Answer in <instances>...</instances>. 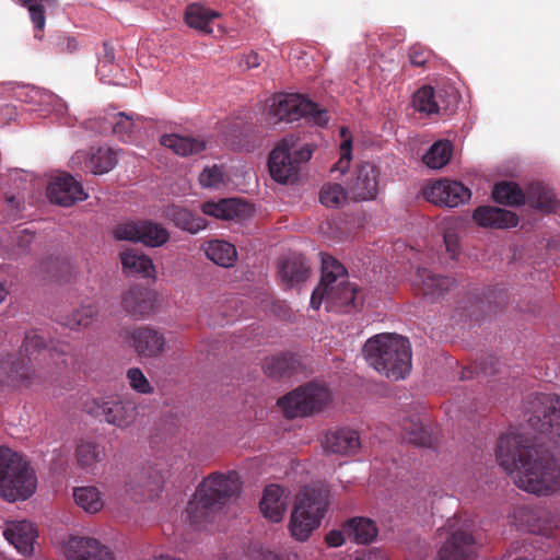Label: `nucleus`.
Returning <instances> with one entry per match:
<instances>
[{
    "instance_id": "1",
    "label": "nucleus",
    "mask_w": 560,
    "mask_h": 560,
    "mask_svg": "<svg viewBox=\"0 0 560 560\" xmlns=\"http://www.w3.org/2000/svg\"><path fill=\"white\" fill-rule=\"evenodd\" d=\"M495 457L520 489L537 495L560 490V460L529 444L524 434L515 430L503 433Z\"/></svg>"
},
{
    "instance_id": "2",
    "label": "nucleus",
    "mask_w": 560,
    "mask_h": 560,
    "mask_svg": "<svg viewBox=\"0 0 560 560\" xmlns=\"http://www.w3.org/2000/svg\"><path fill=\"white\" fill-rule=\"evenodd\" d=\"M63 364V354L45 347L40 336L30 332L16 358L7 363V384L15 388L40 385Z\"/></svg>"
},
{
    "instance_id": "3",
    "label": "nucleus",
    "mask_w": 560,
    "mask_h": 560,
    "mask_svg": "<svg viewBox=\"0 0 560 560\" xmlns=\"http://www.w3.org/2000/svg\"><path fill=\"white\" fill-rule=\"evenodd\" d=\"M322 279L311 298L318 310L323 302L328 311L348 313L358 305L357 288L347 278L346 268L334 257L322 255Z\"/></svg>"
},
{
    "instance_id": "4",
    "label": "nucleus",
    "mask_w": 560,
    "mask_h": 560,
    "mask_svg": "<svg viewBox=\"0 0 560 560\" xmlns=\"http://www.w3.org/2000/svg\"><path fill=\"white\" fill-rule=\"evenodd\" d=\"M363 354L368 363L389 380H401L411 370V347L407 338L395 334H380L370 338Z\"/></svg>"
},
{
    "instance_id": "5",
    "label": "nucleus",
    "mask_w": 560,
    "mask_h": 560,
    "mask_svg": "<svg viewBox=\"0 0 560 560\" xmlns=\"http://www.w3.org/2000/svg\"><path fill=\"white\" fill-rule=\"evenodd\" d=\"M37 478L30 463L9 447H0V498L15 502L28 499Z\"/></svg>"
},
{
    "instance_id": "6",
    "label": "nucleus",
    "mask_w": 560,
    "mask_h": 560,
    "mask_svg": "<svg viewBox=\"0 0 560 560\" xmlns=\"http://www.w3.org/2000/svg\"><path fill=\"white\" fill-rule=\"evenodd\" d=\"M301 118L320 127L328 122L327 112L301 94H279L269 101L265 117L269 125L293 122Z\"/></svg>"
},
{
    "instance_id": "7",
    "label": "nucleus",
    "mask_w": 560,
    "mask_h": 560,
    "mask_svg": "<svg viewBox=\"0 0 560 560\" xmlns=\"http://www.w3.org/2000/svg\"><path fill=\"white\" fill-rule=\"evenodd\" d=\"M436 538L441 545L436 560H469L477 544L474 522L462 517L448 518Z\"/></svg>"
},
{
    "instance_id": "8",
    "label": "nucleus",
    "mask_w": 560,
    "mask_h": 560,
    "mask_svg": "<svg viewBox=\"0 0 560 560\" xmlns=\"http://www.w3.org/2000/svg\"><path fill=\"white\" fill-rule=\"evenodd\" d=\"M328 504L326 491L306 487L296 497L290 520L291 535L301 541L319 525Z\"/></svg>"
},
{
    "instance_id": "9",
    "label": "nucleus",
    "mask_w": 560,
    "mask_h": 560,
    "mask_svg": "<svg viewBox=\"0 0 560 560\" xmlns=\"http://www.w3.org/2000/svg\"><path fill=\"white\" fill-rule=\"evenodd\" d=\"M330 399L331 394L326 386L310 383L285 395L279 405L288 418H296L322 410Z\"/></svg>"
},
{
    "instance_id": "10",
    "label": "nucleus",
    "mask_w": 560,
    "mask_h": 560,
    "mask_svg": "<svg viewBox=\"0 0 560 560\" xmlns=\"http://www.w3.org/2000/svg\"><path fill=\"white\" fill-rule=\"evenodd\" d=\"M240 489L241 481L237 472L213 474L202 482L195 495V502H189L188 511L194 512L198 506L212 509L215 505H222L236 495Z\"/></svg>"
},
{
    "instance_id": "11",
    "label": "nucleus",
    "mask_w": 560,
    "mask_h": 560,
    "mask_svg": "<svg viewBox=\"0 0 560 560\" xmlns=\"http://www.w3.org/2000/svg\"><path fill=\"white\" fill-rule=\"evenodd\" d=\"M533 415L529 427L539 435L553 442H560V398L539 395L532 402Z\"/></svg>"
},
{
    "instance_id": "12",
    "label": "nucleus",
    "mask_w": 560,
    "mask_h": 560,
    "mask_svg": "<svg viewBox=\"0 0 560 560\" xmlns=\"http://www.w3.org/2000/svg\"><path fill=\"white\" fill-rule=\"evenodd\" d=\"M119 241L140 242L145 246L160 247L170 240L168 231L151 221H129L117 225L114 231Z\"/></svg>"
},
{
    "instance_id": "13",
    "label": "nucleus",
    "mask_w": 560,
    "mask_h": 560,
    "mask_svg": "<svg viewBox=\"0 0 560 560\" xmlns=\"http://www.w3.org/2000/svg\"><path fill=\"white\" fill-rule=\"evenodd\" d=\"M296 137H284L269 155V172L271 177L280 184L294 183L299 176L298 163L293 160L292 150L295 148Z\"/></svg>"
},
{
    "instance_id": "14",
    "label": "nucleus",
    "mask_w": 560,
    "mask_h": 560,
    "mask_svg": "<svg viewBox=\"0 0 560 560\" xmlns=\"http://www.w3.org/2000/svg\"><path fill=\"white\" fill-rule=\"evenodd\" d=\"M122 339L140 358L144 359L159 358L166 349L164 334L151 326L126 329L122 332Z\"/></svg>"
},
{
    "instance_id": "15",
    "label": "nucleus",
    "mask_w": 560,
    "mask_h": 560,
    "mask_svg": "<svg viewBox=\"0 0 560 560\" xmlns=\"http://www.w3.org/2000/svg\"><path fill=\"white\" fill-rule=\"evenodd\" d=\"M61 547L67 560H115L108 548L93 537L70 535Z\"/></svg>"
},
{
    "instance_id": "16",
    "label": "nucleus",
    "mask_w": 560,
    "mask_h": 560,
    "mask_svg": "<svg viewBox=\"0 0 560 560\" xmlns=\"http://www.w3.org/2000/svg\"><path fill=\"white\" fill-rule=\"evenodd\" d=\"M423 194L429 202L448 208L458 207L471 197L470 190L462 183L446 178L428 185Z\"/></svg>"
},
{
    "instance_id": "17",
    "label": "nucleus",
    "mask_w": 560,
    "mask_h": 560,
    "mask_svg": "<svg viewBox=\"0 0 560 560\" xmlns=\"http://www.w3.org/2000/svg\"><path fill=\"white\" fill-rule=\"evenodd\" d=\"M118 161V151L113 148H91L88 151H77L71 158V167L102 175L112 171Z\"/></svg>"
},
{
    "instance_id": "18",
    "label": "nucleus",
    "mask_w": 560,
    "mask_h": 560,
    "mask_svg": "<svg viewBox=\"0 0 560 560\" xmlns=\"http://www.w3.org/2000/svg\"><path fill=\"white\" fill-rule=\"evenodd\" d=\"M46 195L50 202L61 207H71L89 197L82 184L73 176L66 173L50 180L46 189Z\"/></svg>"
},
{
    "instance_id": "19",
    "label": "nucleus",
    "mask_w": 560,
    "mask_h": 560,
    "mask_svg": "<svg viewBox=\"0 0 560 560\" xmlns=\"http://www.w3.org/2000/svg\"><path fill=\"white\" fill-rule=\"evenodd\" d=\"M377 167L369 162L358 166L354 176L348 183V194L352 200H373L378 192Z\"/></svg>"
},
{
    "instance_id": "20",
    "label": "nucleus",
    "mask_w": 560,
    "mask_h": 560,
    "mask_svg": "<svg viewBox=\"0 0 560 560\" xmlns=\"http://www.w3.org/2000/svg\"><path fill=\"white\" fill-rule=\"evenodd\" d=\"M96 415L104 418L105 422L117 428L130 427L137 418V407L129 399H103L95 401Z\"/></svg>"
},
{
    "instance_id": "21",
    "label": "nucleus",
    "mask_w": 560,
    "mask_h": 560,
    "mask_svg": "<svg viewBox=\"0 0 560 560\" xmlns=\"http://www.w3.org/2000/svg\"><path fill=\"white\" fill-rule=\"evenodd\" d=\"M455 279L441 276L425 268H419L412 279V285L425 299L438 301L455 288Z\"/></svg>"
},
{
    "instance_id": "22",
    "label": "nucleus",
    "mask_w": 560,
    "mask_h": 560,
    "mask_svg": "<svg viewBox=\"0 0 560 560\" xmlns=\"http://www.w3.org/2000/svg\"><path fill=\"white\" fill-rule=\"evenodd\" d=\"M3 536L20 553L31 556L37 530L28 521H8L4 524Z\"/></svg>"
},
{
    "instance_id": "23",
    "label": "nucleus",
    "mask_w": 560,
    "mask_h": 560,
    "mask_svg": "<svg viewBox=\"0 0 560 560\" xmlns=\"http://www.w3.org/2000/svg\"><path fill=\"white\" fill-rule=\"evenodd\" d=\"M201 211L219 220H242L252 213V206L241 199L230 198L203 202Z\"/></svg>"
},
{
    "instance_id": "24",
    "label": "nucleus",
    "mask_w": 560,
    "mask_h": 560,
    "mask_svg": "<svg viewBox=\"0 0 560 560\" xmlns=\"http://www.w3.org/2000/svg\"><path fill=\"white\" fill-rule=\"evenodd\" d=\"M324 448L327 453L354 455L361 448L360 435L352 429H337L325 435Z\"/></svg>"
},
{
    "instance_id": "25",
    "label": "nucleus",
    "mask_w": 560,
    "mask_h": 560,
    "mask_svg": "<svg viewBox=\"0 0 560 560\" xmlns=\"http://www.w3.org/2000/svg\"><path fill=\"white\" fill-rule=\"evenodd\" d=\"M289 491L278 485H269L265 488L260 501V510L270 522L278 523L283 518L287 510Z\"/></svg>"
},
{
    "instance_id": "26",
    "label": "nucleus",
    "mask_w": 560,
    "mask_h": 560,
    "mask_svg": "<svg viewBox=\"0 0 560 560\" xmlns=\"http://www.w3.org/2000/svg\"><path fill=\"white\" fill-rule=\"evenodd\" d=\"M472 218L479 226L491 229H509L518 223V217L514 212L490 206L478 207Z\"/></svg>"
},
{
    "instance_id": "27",
    "label": "nucleus",
    "mask_w": 560,
    "mask_h": 560,
    "mask_svg": "<svg viewBox=\"0 0 560 560\" xmlns=\"http://www.w3.org/2000/svg\"><path fill=\"white\" fill-rule=\"evenodd\" d=\"M161 145L172 150L179 156H190L201 153L207 148V139L201 136L170 133L160 138Z\"/></svg>"
},
{
    "instance_id": "28",
    "label": "nucleus",
    "mask_w": 560,
    "mask_h": 560,
    "mask_svg": "<svg viewBox=\"0 0 560 560\" xmlns=\"http://www.w3.org/2000/svg\"><path fill=\"white\" fill-rule=\"evenodd\" d=\"M278 273L283 284L295 287L307 279L310 266L303 256L293 254L279 260Z\"/></svg>"
},
{
    "instance_id": "29",
    "label": "nucleus",
    "mask_w": 560,
    "mask_h": 560,
    "mask_svg": "<svg viewBox=\"0 0 560 560\" xmlns=\"http://www.w3.org/2000/svg\"><path fill=\"white\" fill-rule=\"evenodd\" d=\"M219 18L220 13L218 11L199 2L188 4L184 15L189 27L207 35L213 32L212 24Z\"/></svg>"
},
{
    "instance_id": "30",
    "label": "nucleus",
    "mask_w": 560,
    "mask_h": 560,
    "mask_svg": "<svg viewBox=\"0 0 560 560\" xmlns=\"http://www.w3.org/2000/svg\"><path fill=\"white\" fill-rule=\"evenodd\" d=\"M124 308L132 315H149L154 307L151 293L142 288H131L122 295Z\"/></svg>"
},
{
    "instance_id": "31",
    "label": "nucleus",
    "mask_w": 560,
    "mask_h": 560,
    "mask_svg": "<svg viewBox=\"0 0 560 560\" xmlns=\"http://www.w3.org/2000/svg\"><path fill=\"white\" fill-rule=\"evenodd\" d=\"M98 131L106 133L112 131L121 140L130 138L135 129L133 118L125 113H112L100 118Z\"/></svg>"
},
{
    "instance_id": "32",
    "label": "nucleus",
    "mask_w": 560,
    "mask_h": 560,
    "mask_svg": "<svg viewBox=\"0 0 560 560\" xmlns=\"http://www.w3.org/2000/svg\"><path fill=\"white\" fill-rule=\"evenodd\" d=\"M122 269L126 273L141 275L144 278H155L152 259L137 250H126L120 254Z\"/></svg>"
},
{
    "instance_id": "33",
    "label": "nucleus",
    "mask_w": 560,
    "mask_h": 560,
    "mask_svg": "<svg viewBox=\"0 0 560 560\" xmlns=\"http://www.w3.org/2000/svg\"><path fill=\"white\" fill-rule=\"evenodd\" d=\"M345 534L348 539L359 545L370 544L377 535L373 521L364 517H354L345 524Z\"/></svg>"
},
{
    "instance_id": "34",
    "label": "nucleus",
    "mask_w": 560,
    "mask_h": 560,
    "mask_svg": "<svg viewBox=\"0 0 560 560\" xmlns=\"http://www.w3.org/2000/svg\"><path fill=\"white\" fill-rule=\"evenodd\" d=\"M206 256L221 267H232L237 258L234 245L220 240H213L203 245Z\"/></svg>"
},
{
    "instance_id": "35",
    "label": "nucleus",
    "mask_w": 560,
    "mask_h": 560,
    "mask_svg": "<svg viewBox=\"0 0 560 560\" xmlns=\"http://www.w3.org/2000/svg\"><path fill=\"white\" fill-rule=\"evenodd\" d=\"M75 504L89 514H96L104 508L105 501L102 492L92 486L73 489Z\"/></svg>"
},
{
    "instance_id": "36",
    "label": "nucleus",
    "mask_w": 560,
    "mask_h": 560,
    "mask_svg": "<svg viewBox=\"0 0 560 560\" xmlns=\"http://www.w3.org/2000/svg\"><path fill=\"white\" fill-rule=\"evenodd\" d=\"M75 458L83 469H92L105 458V447L90 440H82L75 448Z\"/></svg>"
},
{
    "instance_id": "37",
    "label": "nucleus",
    "mask_w": 560,
    "mask_h": 560,
    "mask_svg": "<svg viewBox=\"0 0 560 560\" xmlns=\"http://www.w3.org/2000/svg\"><path fill=\"white\" fill-rule=\"evenodd\" d=\"M167 215L177 228L191 234H196L207 226V221L203 218L195 215L184 208L173 207L168 210Z\"/></svg>"
},
{
    "instance_id": "38",
    "label": "nucleus",
    "mask_w": 560,
    "mask_h": 560,
    "mask_svg": "<svg viewBox=\"0 0 560 560\" xmlns=\"http://www.w3.org/2000/svg\"><path fill=\"white\" fill-rule=\"evenodd\" d=\"M98 317V307L94 304H84L66 315L63 324L70 329L90 327Z\"/></svg>"
},
{
    "instance_id": "39",
    "label": "nucleus",
    "mask_w": 560,
    "mask_h": 560,
    "mask_svg": "<svg viewBox=\"0 0 560 560\" xmlns=\"http://www.w3.org/2000/svg\"><path fill=\"white\" fill-rule=\"evenodd\" d=\"M493 199L508 206H520L525 202V196L522 189L512 182L498 183L492 191Z\"/></svg>"
},
{
    "instance_id": "40",
    "label": "nucleus",
    "mask_w": 560,
    "mask_h": 560,
    "mask_svg": "<svg viewBox=\"0 0 560 560\" xmlns=\"http://www.w3.org/2000/svg\"><path fill=\"white\" fill-rule=\"evenodd\" d=\"M453 152V145L450 141H438L431 145L429 151L423 155V163L430 168H441L445 166Z\"/></svg>"
},
{
    "instance_id": "41",
    "label": "nucleus",
    "mask_w": 560,
    "mask_h": 560,
    "mask_svg": "<svg viewBox=\"0 0 560 560\" xmlns=\"http://www.w3.org/2000/svg\"><path fill=\"white\" fill-rule=\"evenodd\" d=\"M115 55L114 49L108 43L103 44V54L98 58L97 73L102 81L109 84H118L116 74L119 71L118 66L114 63Z\"/></svg>"
},
{
    "instance_id": "42",
    "label": "nucleus",
    "mask_w": 560,
    "mask_h": 560,
    "mask_svg": "<svg viewBox=\"0 0 560 560\" xmlns=\"http://www.w3.org/2000/svg\"><path fill=\"white\" fill-rule=\"evenodd\" d=\"M348 195V189L346 190L342 185L326 183L320 188L319 201L327 208H338L346 202Z\"/></svg>"
},
{
    "instance_id": "43",
    "label": "nucleus",
    "mask_w": 560,
    "mask_h": 560,
    "mask_svg": "<svg viewBox=\"0 0 560 560\" xmlns=\"http://www.w3.org/2000/svg\"><path fill=\"white\" fill-rule=\"evenodd\" d=\"M295 360L288 354L267 358L264 362V371L270 377L289 375L294 369Z\"/></svg>"
},
{
    "instance_id": "44",
    "label": "nucleus",
    "mask_w": 560,
    "mask_h": 560,
    "mask_svg": "<svg viewBox=\"0 0 560 560\" xmlns=\"http://www.w3.org/2000/svg\"><path fill=\"white\" fill-rule=\"evenodd\" d=\"M22 4L27 8L30 18L35 28L42 31L45 26V8L55 5V0H21Z\"/></svg>"
},
{
    "instance_id": "45",
    "label": "nucleus",
    "mask_w": 560,
    "mask_h": 560,
    "mask_svg": "<svg viewBox=\"0 0 560 560\" xmlns=\"http://www.w3.org/2000/svg\"><path fill=\"white\" fill-rule=\"evenodd\" d=\"M413 106L417 110L428 115L439 112L438 104L434 98V90L431 86H422L413 96Z\"/></svg>"
},
{
    "instance_id": "46",
    "label": "nucleus",
    "mask_w": 560,
    "mask_h": 560,
    "mask_svg": "<svg viewBox=\"0 0 560 560\" xmlns=\"http://www.w3.org/2000/svg\"><path fill=\"white\" fill-rule=\"evenodd\" d=\"M129 387L138 394L150 395L153 394L154 387L144 375L141 369L130 368L126 373Z\"/></svg>"
},
{
    "instance_id": "47",
    "label": "nucleus",
    "mask_w": 560,
    "mask_h": 560,
    "mask_svg": "<svg viewBox=\"0 0 560 560\" xmlns=\"http://www.w3.org/2000/svg\"><path fill=\"white\" fill-rule=\"evenodd\" d=\"M202 187L219 188L224 183V174L221 167L213 165L202 171L199 176Z\"/></svg>"
},
{
    "instance_id": "48",
    "label": "nucleus",
    "mask_w": 560,
    "mask_h": 560,
    "mask_svg": "<svg viewBox=\"0 0 560 560\" xmlns=\"http://www.w3.org/2000/svg\"><path fill=\"white\" fill-rule=\"evenodd\" d=\"M408 56L411 65L417 67H423L430 61L433 54L429 48L416 44L410 47Z\"/></svg>"
},
{
    "instance_id": "49",
    "label": "nucleus",
    "mask_w": 560,
    "mask_h": 560,
    "mask_svg": "<svg viewBox=\"0 0 560 560\" xmlns=\"http://www.w3.org/2000/svg\"><path fill=\"white\" fill-rule=\"evenodd\" d=\"M443 238L446 250L450 254L451 258H457L460 255L462 247L459 237L455 230L452 226L444 229Z\"/></svg>"
},
{
    "instance_id": "50",
    "label": "nucleus",
    "mask_w": 560,
    "mask_h": 560,
    "mask_svg": "<svg viewBox=\"0 0 560 560\" xmlns=\"http://www.w3.org/2000/svg\"><path fill=\"white\" fill-rule=\"evenodd\" d=\"M350 162H351V140L345 139L342 141V143L340 144V158L335 163L334 167L331 168V172L338 171L341 174H343L346 171H348Z\"/></svg>"
},
{
    "instance_id": "51",
    "label": "nucleus",
    "mask_w": 560,
    "mask_h": 560,
    "mask_svg": "<svg viewBox=\"0 0 560 560\" xmlns=\"http://www.w3.org/2000/svg\"><path fill=\"white\" fill-rule=\"evenodd\" d=\"M415 429L407 433V438L411 443L421 446L431 445L432 439L428 431L423 428L422 424H415Z\"/></svg>"
},
{
    "instance_id": "52",
    "label": "nucleus",
    "mask_w": 560,
    "mask_h": 560,
    "mask_svg": "<svg viewBox=\"0 0 560 560\" xmlns=\"http://www.w3.org/2000/svg\"><path fill=\"white\" fill-rule=\"evenodd\" d=\"M539 191L537 194V207L546 212L552 211L556 207V198L552 191L545 188H537Z\"/></svg>"
},
{
    "instance_id": "53",
    "label": "nucleus",
    "mask_w": 560,
    "mask_h": 560,
    "mask_svg": "<svg viewBox=\"0 0 560 560\" xmlns=\"http://www.w3.org/2000/svg\"><path fill=\"white\" fill-rule=\"evenodd\" d=\"M313 155V148L310 144H304L298 148V143L295 148L292 150L293 160L298 163L300 167L301 163L307 162Z\"/></svg>"
},
{
    "instance_id": "54",
    "label": "nucleus",
    "mask_w": 560,
    "mask_h": 560,
    "mask_svg": "<svg viewBox=\"0 0 560 560\" xmlns=\"http://www.w3.org/2000/svg\"><path fill=\"white\" fill-rule=\"evenodd\" d=\"M346 539H348V537L345 534V526L342 527L341 532L331 530L326 536V542L330 547H339V546H341L345 542Z\"/></svg>"
},
{
    "instance_id": "55",
    "label": "nucleus",
    "mask_w": 560,
    "mask_h": 560,
    "mask_svg": "<svg viewBox=\"0 0 560 560\" xmlns=\"http://www.w3.org/2000/svg\"><path fill=\"white\" fill-rule=\"evenodd\" d=\"M58 50L61 52H72L77 49V42L71 37H60L57 43Z\"/></svg>"
},
{
    "instance_id": "56",
    "label": "nucleus",
    "mask_w": 560,
    "mask_h": 560,
    "mask_svg": "<svg viewBox=\"0 0 560 560\" xmlns=\"http://www.w3.org/2000/svg\"><path fill=\"white\" fill-rule=\"evenodd\" d=\"M243 65L246 69H254L260 66V57L257 52H249L243 59Z\"/></svg>"
},
{
    "instance_id": "57",
    "label": "nucleus",
    "mask_w": 560,
    "mask_h": 560,
    "mask_svg": "<svg viewBox=\"0 0 560 560\" xmlns=\"http://www.w3.org/2000/svg\"><path fill=\"white\" fill-rule=\"evenodd\" d=\"M8 294V291L5 290V288L0 283V303H2V301L5 299Z\"/></svg>"
},
{
    "instance_id": "58",
    "label": "nucleus",
    "mask_w": 560,
    "mask_h": 560,
    "mask_svg": "<svg viewBox=\"0 0 560 560\" xmlns=\"http://www.w3.org/2000/svg\"><path fill=\"white\" fill-rule=\"evenodd\" d=\"M341 133H342V136H345V133H346L345 128L341 129Z\"/></svg>"
}]
</instances>
